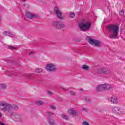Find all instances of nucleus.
<instances>
[{
  "instance_id": "obj_1",
  "label": "nucleus",
  "mask_w": 125,
  "mask_h": 125,
  "mask_svg": "<svg viewBox=\"0 0 125 125\" xmlns=\"http://www.w3.org/2000/svg\"><path fill=\"white\" fill-rule=\"evenodd\" d=\"M0 110L4 112H10L11 110L17 111L18 110V106L16 105L11 104L5 101L0 102Z\"/></svg>"
},
{
  "instance_id": "obj_2",
  "label": "nucleus",
  "mask_w": 125,
  "mask_h": 125,
  "mask_svg": "<svg viewBox=\"0 0 125 125\" xmlns=\"http://www.w3.org/2000/svg\"><path fill=\"white\" fill-rule=\"evenodd\" d=\"M110 31L111 34L110 38L111 39H116L119 34V26L117 25L110 24Z\"/></svg>"
},
{
  "instance_id": "obj_3",
  "label": "nucleus",
  "mask_w": 125,
  "mask_h": 125,
  "mask_svg": "<svg viewBox=\"0 0 125 125\" xmlns=\"http://www.w3.org/2000/svg\"><path fill=\"white\" fill-rule=\"evenodd\" d=\"M79 28L82 31H88L90 29L91 23L86 20L82 21L79 25Z\"/></svg>"
},
{
  "instance_id": "obj_4",
  "label": "nucleus",
  "mask_w": 125,
  "mask_h": 125,
  "mask_svg": "<svg viewBox=\"0 0 125 125\" xmlns=\"http://www.w3.org/2000/svg\"><path fill=\"white\" fill-rule=\"evenodd\" d=\"M45 69L47 72L49 73H53V72H56L57 70V67L56 65L53 64H48L45 66Z\"/></svg>"
},
{
  "instance_id": "obj_5",
  "label": "nucleus",
  "mask_w": 125,
  "mask_h": 125,
  "mask_svg": "<svg viewBox=\"0 0 125 125\" xmlns=\"http://www.w3.org/2000/svg\"><path fill=\"white\" fill-rule=\"evenodd\" d=\"M52 24L55 29H63V28H65V24L59 21H54Z\"/></svg>"
},
{
  "instance_id": "obj_6",
  "label": "nucleus",
  "mask_w": 125,
  "mask_h": 125,
  "mask_svg": "<svg viewBox=\"0 0 125 125\" xmlns=\"http://www.w3.org/2000/svg\"><path fill=\"white\" fill-rule=\"evenodd\" d=\"M54 11L56 13L58 18L62 20L65 18V15L62 14L60 10L57 7H55L54 9Z\"/></svg>"
},
{
  "instance_id": "obj_7",
  "label": "nucleus",
  "mask_w": 125,
  "mask_h": 125,
  "mask_svg": "<svg viewBox=\"0 0 125 125\" xmlns=\"http://www.w3.org/2000/svg\"><path fill=\"white\" fill-rule=\"evenodd\" d=\"M12 119L14 122H22L23 121V117L22 115L19 113H15L12 114Z\"/></svg>"
},
{
  "instance_id": "obj_8",
  "label": "nucleus",
  "mask_w": 125,
  "mask_h": 125,
  "mask_svg": "<svg viewBox=\"0 0 125 125\" xmlns=\"http://www.w3.org/2000/svg\"><path fill=\"white\" fill-rule=\"evenodd\" d=\"M89 43L98 47H99L101 45V42L100 41L90 38H89Z\"/></svg>"
},
{
  "instance_id": "obj_9",
  "label": "nucleus",
  "mask_w": 125,
  "mask_h": 125,
  "mask_svg": "<svg viewBox=\"0 0 125 125\" xmlns=\"http://www.w3.org/2000/svg\"><path fill=\"white\" fill-rule=\"evenodd\" d=\"M97 74H108L109 73V67H104L99 68L97 70Z\"/></svg>"
},
{
  "instance_id": "obj_10",
  "label": "nucleus",
  "mask_w": 125,
  "mask_h": 125,
  "mask_svg": "<svg viewBox=\"0 0 125 125\" xmlns=\"http://www.w3.org/2000/svg\"><path fill=\"white\" fill-rule=\"evenodd\" d=\"M25 15L27 18L29 19H33V18H37L38 17V15H36L35 14H33L30 12H26Z\"/></svg>"
},
{
  "instance_id": "obj_11",
  "label": "nucleus",
  "mask_w": 125,
  "mask_h": 125,
  "mask_svg": "<svg viewBox=\"0 0 125 125\" xmlns=\"http://www.w3.org/2000/svg\"><path fill=\"white\" fill-rule=\"evenodd\" d=\"M95 90L98 92H102V91H104L102 84L97 85L95 88Z\"/></svg>"
},
{
  "instance_id": "obj_12",
  "label": "nucleus",
  "mask_w": 125,
  "mask_h": 125,
  "mask_svg": "<svg viewBox=\"0 0 125 125\" xmlns=\"http://www.w3.org/2000/svg\"><path fill=\"white\" fill-rule=\"evenodd\" d=\"M110 101L114 104H118V97L115 95L111 96Z\"/></svg>"
},
{
  "instance_id": "obj_13",
  "label": "nucleus",
  "mask_w": 125,
  "mask_h": 125,
  "mask_svg": "<svg viewBox=\"0 0 125 125\" xmlns=\"http://www.w3.org/2000/svg\"><path fill=\"white\" fill-rule=\"evenodd\" d=\"M67 113L69 115H76L78 113V111L73 108H70L68 109Z\"/></svg>"
},
{
  "instance_id": "obj_14",
  "label": "nucleus",
  "mask_w": 125,
  "mask_h": 125,
  "mask_svg": "<svg viewBox=\"0 0 125 125\" xmlns=\"http://www.w3.org/2000/svg\"><path fill=\"white\" fill-rule=\"evenodd\" d=\"M103 85V89L104 91H106L107 90H109L110 88V84L108 83L102 84Z\"/></svg>"
},
{
  "instance_id": "obj_15",
  "label": "nucleus",
  "mask_w": 125,
  "mask_h": 125,
  "mask_svg": "<svg viewBox=\"0 0 125 125\" xmlns=\"http://www.w3.org/2000/svg\"><path fill=\"white\" fill-rule=\"evenodd\" d=\"M120 108L116 106H114L111 108V111L112 113H119V111H120Z\"/></svg>"
},
{
  "instance_id": "obj_16",
  "label": "nucleus",
  "mask_w": 125,
  "mask_h": 125,
  "mask_svg": "<svg viewBox=\"0 0 125 125\" xmlns=\"http://www.w3.org/2000/svg\"><path fill=\"white\" fill-rule=\"evenodd\" d=\"M35 104L37 106H42V105H43V101L40 100H37L35 101Z\"/></svg>"
},
{
  "instance_id": "obj_17",
  "label": "nucleus",
  "mask_w": 125,
  "mask_h": 125,
  "mask_svg": "<svg viewBox=\"0 0 125 125\" xmlns=\"http://www.w3.org/2000/svg\"><path fill=\"white\" fill-rule=\"evenodd\" d=\"M4 36H9V37H14V34L9 31H5L3 33Z\"/></svg>"
},
{
  "instance_id": "obj_18",
  "label": "nucleus",
  "mask_w": 125,
  "mask_h": 125,
  "mask_svg": "<svg viewBox=\"0 0 125 125\" xmlns=\"http://www.w3.org/2000/svg\"><path fill=\"white\" fill-rule=\"evenodd\" d=\"M35 72L38 74H40V73H42V72H43V69L42 68H36L35 70Z\"/></svg>"
},
{
  "instance_id": "obj_19",
  "label": "nucleus",
  "mask_w": 125,
  "mask_h": 125,
  "mask_svg": "<svg viewBox=\"0 0 125 125\" xmlns=\"http://www.w3.org/2000/svg\"><path fill=\"white\" fill-rule=\"evenodd\" d=\"M81 68L84 71H88V70H89V66L85 64L82 65Z\"/></svg>"
},
{
  "instance_id": "obj_20",
  "label": "nucleus",
  "mask_w": 125,
  "mask_h": 125,
  "mask_svg": "<svg viewBox=\"0 0 125 125\" xmlns=\"http://www.w3.org/2000/svg\"><path fill=\"white\" fill-rule=\"evenodd\" d=\"M2 89H6V85L5 84H0V91Z\"/></svg>"
},
{
  "instance_id": "obj_21",
  "label": "nucleus",
  "mask_w": 125,
  "mask_h": 125,
  "mask_svg": "<svg viewBox=\"0 0 125 125\" xmlns=\"http://www.w3.org/2000/svg\"><path fill=\"white\" fill-rule=\"evenodd\" d=\"M48 123L50 125H55V121H54L52 118H49Z\"/></svg>"
},
{
  "instance_id": "obj_22",
  "label": "nucleus",
  "mask_w": 125,
  "mask_h": 125,
  "mask_svg": "<svg viewBox=\"0 0 125 125\" xmlns=\"http://www.w3.org/2000/svg\"><path fill=\"white\" fill-rule=\"evenodd\" d=\"M61 118H62V119H64V120H68V119H69V116H68V115H66L64 114H62L61 115Z\"/></svg>"
},
{
  "instance_id": "obj_23",
  "label": "nucleus",
  "mask_w": 125,
  "mask_h": 125,
  "mask_svg": "<svg viewBox=\"0 0 125 125\" xmlns=\"http://www.w3.org/2000/svg\"><path fill=\"white\" fill-rule=\"evenodd\" d=\"M24 76L28 79H31V78H32L33 76V74H25Z\"/></svg>"
},
{
  "instance_id": "obj_24",
  "label": "nucleus",
  "mask_w": 125,
  "mask_h": 125,
  "mask_svg": "<svg viewBox=\"0 0 125 125\" xmlns=\"http://www.w3.org/2000/svg\"><path fill=\"white\" fill-rule=\"evenodd\" d=\"M82 125H89V123L86 121H83L82 123Z\"/></svg>"
},
{
  "instance_id": "obj_25",
  "label": "nucleus",
  "mask_w": 125,
  "mask_h": 125,
  "mask_svg": "<svg viewBox=\"0 0 125 125\" xmlns=\"http://www.w3.org/2000/svg\"><path fill=\"white\" fill-rule=\"evenodd\" d=\"M8 47L9 49H15V50L17 49V48L13 46H9Z\"/></svg>"
},
{
  "instance_id": "obj_26",
  "label": "nucleus",
  "mask_w": 125,
  "mask_h": 125,
  "mask_svg": "<svg viewBox=\"0 0 125 125\" xmlns=\"http://www.w3.org/2000/svg\"><path fill=\"white\" fill-rule=\"evenodd\" d=\"M50 108L52 109V110H55L56 109V107L53 105H50Z\"/></svg>"
},
{
  "instance_id": "obj_27",
  "label": "nucleus",
  "mask_w": 125,
  "mask_h": 125,
  "mask_svg": "<svg viewBox=\"0 0 125 125\" xmlns=\"http://www.w3.org/2000/svg\"><path fill=\"white\" fill-rule=\"evenodd\" d=\"M47 94H48V95H52V94H53V93H52V92H51L49 90L47 91Z\"/></svg>"
},
{
  "instance_id": "obj_28",
  "label": "nucleus",
  "mask_w": 125,
  "mask_h": 125,
  "mask_svg": "<svg viewBox=\"0 0 125 125\" xmlns=\"http://www.w3.org/2000/svg\"><path fill=\"white\" fill-rule=\"evenodd\" d=\"M70 17H71V18H74V17H75V13H70Z\"/></svg>"
},
{
  "instance_id": "obj_29",
  "label": "nucleus",
  "mask_w": 125,
  "mask_h": 125,
  "mask_svg": "<svg viewBox=\"0 0 125 125\" xmlns=\"http://www.w3.org/2000/svg\"><path fill=\"white\" fill-rule=\"evenodd\" d=\"M84 98L86 102H89V98L85 97Z\"/></svg>"
},
{
  "instance_id": "obj_30",
  "label": "nucleus",
  "mask_w": 125,
  "mask_h": 125,
  "mask_svg": "<svg viewBox=\"0 0 125 125\" xmlns=\"http://www.w3.org/2000/svg\"><path fill=\"white\" fill-rule=\"evenodd\" d=\"M82 111H83V112H86V111H87V108H83L82 109Z\"/></svg>"
},
{
  "instance_id": "obj_31",
  "label": "nucleus",
  "mask_w": 125,
  "mask_h": 125,
  "mask_svg": "<svg viewBox=\"0 0 125 125\" xmlns=\"http://www.w3.org/2000/svg\"><path fill=\"white\" fill-rule=\"evenodd\" d=\"M119 13L120 15H124V10H122Z\"/></svg>"
},
{
  "instance_id": "obj_32",
  "label": "nucleus",
  "mask_w": 125,
  "mask_h": 125,
  "mask_svg": "<svg viewBox=\"0 0 125 125\" xmlns=\"http://www.w3.org/2000/svg\"><path fill=\"white\" fill-rule=\"evenodd\" d=\"M70 94H71V95H75V92L71 91L70 92Z\"/></svg>"
},
{
  "instance_id": "obj_33",
  "label": "nucleus",
  "mask_w": 125,
  "mask_h": 125,
  "mask_svg": "<svg viewBox=\"0 0 125 125\" xmlns=\"http://www.w3.org/2000/svg\"><path fill=\"white\" fill-rule=\"evenodd\" d=\"M49 116H51V115H53V113L52 112H48Z\"/></svg>"
},
{
  "instance_id": "obj_34",
  "label": "nucleus",
  "mask_w": 125,
  "mask_h": 125,
  "mask_svg": "<svg viewBox=\"0 0 125 125\" xmlns=\"http://www.w3.org/2000/svg\"><path fill=\"white\" fill-rule=\"evenodd\" d=\"M32 54H34V52H30L29 55H32Z\"/></svg>"
},
{
  "instance_id": "obj_35",
  "label": "nucleus",
  "mask_w": 125,
  "mask_h": 125,
  "mask_svg": "<svg viewBox=\"0 0 125 125\" xmlns=\"http://www.w3.org/2000/svg\"><path fill=\"white\" fill-rule=\"evenodd\" d=\"M1 117H2V114L0 112V119H1Z\"/></svg>"
},
{
  "instance_id": "obj_36",
  "label": "nucleus",
  "mask_w": 125,
  "mask_h": 125,
  "mask_svg": "<svg viewBox=\"0 0 125 125\" xmlns=\"http://www.w3.org/2000/svg\"><path fill=\"white\" fill-rule=\"evenodd\" d=\"M107 28L108 29V30H110V25H108Z\"/></svg>"
},
{
  "instance_id": "obj_37",
  "label": "nucleus",
  "mask_w": 125,
  "mask_h": 125,
  "mask_svg": "<svg viewBox=\"0 0 125 125\" xmlns=\"http://www.w3.org/2000/svg\"><path fill=\"white\" fill-rule=\"evenodd\" d=\"M0 125H4V124H3V123H2V122H1V123H0Z\"/></svg>"
},
{
  "instance_id": "obj_38",
  "label": "nucleus",
  "mask_w": 125,
  "mask_h": 125,
  "mask_svg": "<svg viewBox=\"0 0 125 125\" xmlns=\"http://www.w3.org/2000/svg\"><path fill=\"white\" fill-rule=\"evenodd\" d=\"M27 0H22V1H23L24 2H25V1H26Z\"/></svg>"
},
{
  "instance_id": "obj_39",
  "label": "nucleus",
  "mask_w": 125,
  "mask_h": 125,
  "mask_svg": "<svg viewBox=\"0 0 125 125\" xmlns=\"http://www.w3.org/2000/svg\"><path fill=\"white\" fill-rule=\"evenodd\" d=\"M1 20V17L0 16V21Z\"/></svg>"
}]
</instances>
